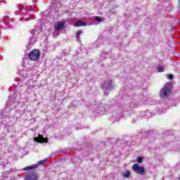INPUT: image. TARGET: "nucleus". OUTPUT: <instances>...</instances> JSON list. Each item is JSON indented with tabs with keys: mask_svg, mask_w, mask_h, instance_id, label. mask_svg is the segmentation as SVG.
<instances>
[{
	"mask_svg": "<svg viewBox=\"0 0 180 180\" xmlns=\"http://www.w3.org/2000/svg\"><path fill=\"white\" fill-rule=\"evenodd\" d=\"M107 108L108 105H106V104H91L90 106H89V109H90L91 112H95L96 113H103L106 112Z\"/></svg>",
	"mask_w": 180,
	"mask_h": 180,
	"instance_id": "1",
	"label": "nucleus"
},
{
	"mask_svg": "<svg viewBox=\"0 0 180 180\" xmlns=\"http://www.w3.org/2000/svg\"><path fill=\"white\" fill-rule=\"evenodd\" d=\"M172 89V86L170 82L166 84L164 87L160 90V98L162 99H167L169 95H171V89Z\"/></svg>",
	"mask_w": 180,
	"mask_h": 180,
	"instance_id": "2",
	"label": "nucleus"
},
{
	"mask_svg": "<svg viewBox=\"0 0 180 180\" xmlns=\"http://www.w3.org/2000/svg\"><path fill=\"white\" fill-rule=\"evenodd\" d=\"M65 26V21H59L54 24L53 37H57L60 34V30H63Z\"/></svg>",
	"mask_w": 180,
	"mask_h": 180,
	"instance_id": "3",
	"label": "nucleus"
},
{
	"mask_svg": "<svg viewBox=\"0 0 180 180\" xmlns=\"http://www.w3.org/2000/svg\"><path fill=\"white\" fill-rule=\"evenodd\" d=\"M101 88L105 95H108V92L113 89V84L112 83V80L110 79L105 80L102 84Z\"/></svg>",
	"mask_w": 180,
	"mask_h": 180,
	"instance_id": "4",
	"label": "nucleus"
},
{
	"mask_svg": "<svg viewBox=\"0 0 180 180\" xmlns=\"http://www.w3.org/2000/svg\"><path fill=\"white\" fill-rule=\"evenodd\" d=\"M28 58L31 60V61H37V60L40 58V51L37 49L32 50L28 54Z\"/></svg>",
	"mask_w": 180,
	"mask_h": 180,
	"instance_id": "5",
	"label": "nucleus"
},
{
	"mask_svg": "<svg viewBox=\"0 0 180 180\" xmlns=\"http://www.w3.org/2000/svg\"><path fill=\"white\" fill-rule=\"evenodd\" d=\"M132 169L134 171V172H136V174H139V175H144L146 173V169H144L143 167H140L139 164H134L132 166Z\"/></svg>",
	"mask_w": 180,
	"mask_h": 180,
	"instance_id": "6",
	"label": "nucleus"
},
{
	"mask_svg": "<svg viewBox=\"0 0 180 180\" xmlns=\"http://www.w3.org/2000/svg\"><path fill=\"white\" fill-rule=\"evenodd\" d=\"M34 141H37L38 143H47L49 139L47 138L43 137L41 135H39L38 137L34 138Z\"/></svg>",
	"mask_w": 180,
	"mask_h": 180,
	"instance_id": "7",
	"label": "nucleus"
},
{
	"mask_svg": "<svg viewBox=\"0 0 180 180\" xmlns=\"http://www.w3.org/2000/svg\"><path fill=\"white\" fill-rule=\"evenodd\" d=\"M15 113H18L16 112V110L11 109L10 110L8 114H4V116L6 117L7 119H9V117H15Z\"/></svg>",
	"mask_w": 180,
	"mask_h": 180,
	"instance_id": "8",
	"label": "nucleus"
},
{
	"mask_svg": "<svg viewBox=\"0 0 180 180\" xmlns=\"http://www.w3.org/2000/svg\"><path fill=\"white\" fill-rule=\"evenodd\" d=\"M37 179H38L37 175L34 174H28L25 177V180H37Z\"/></svg>",
	"mask_w": 180,
	"mask_h": 180,
	"instance_id": "9",
	"label": "nucleus"
},
{
	"mask_svg": "<svg viewBox=\"0 0 180 180\" xmlns=\"http://www.w3.org/2000/svg\"><path fill=\"white\" fill-rule=\"evenodd\" d=\"M8 98L9 101L7 102V106H9V105H12V103H15L16 101V98L15 97V96H8Z\"/></svg>",
	"mask_w": 180,
	"mask_h": 180,
	"instance_id": "10",
	"label": "nucleus"
},
{
	"mask_svg": "<svg viewBox=\"0 0 180 180\" xmlns=\"http://www.w3.org/2000/svg\"><path fill=\"white\" fill-rule=\"evenodd\" d=\"M37 167H39V165L27 166L23 168V171H30V169H34V168H37Z\"/></svg>",
	"mask_w": 180,
	"mask_h": 180,
	"instance_id": "11",
	"label": "nucleus"
},
{
	"mask_svg": "<svg viewBox=\"0 0 180 180\" xmlns=\"http://www.w3.org/2000/svg\"><path fill=\"white\" fill-rule=\"evenodd\" d=\"M94 20L97 22L96 25H98V23H102V22H105V18H101L99 16H95Z\"/></svg>",
	"mask_w": 180,
	"mask_h": 180,
	"instance_id": "12",
	"label": "nucleus"
},
{
	"mask_svg": "<svg viewBox=\"0 0 180 180\" xmlns=\"http://www.w3.org/2000/svg\"><path fill=\"white\" fill-rule=\"evenodd\" d=\"M75 26H77V27L86 26V22H83V21H82V20H79V21H77V22L75 24Z\"/></svg>",
	"mask_w": 180,
	"mask_h": 180,
	"instance_id": "13",
	"label": "nucleus"
},
{
	"mask_svg": "<svg viewBox=\"0 0 180 180\" xmlns=\"http://www.w3.org/2000/svg\"><path fill=\"white\" fill-rule=\"evenodd\" d=\"M22 19L24 20H27V21H29V20H33V19H34V16H30L29 15H25L24 17H22Z\"/></svg>",
	"mask_w": 180,
	"mask_h": 180,
	"instance_id": "14",
	"label": "nucleus"
},
{
	"mask_svg": "<svg viewBox=\"0 0 180 180\" xmlns=\"http://www.w3.org/2000/svg\"><path fill=\"white\" fill-rule=\"evenodd\" d=\"M36 41H37L36 37H32V38L30 39V44L31 46H33V44H34Z\"/></svg>",
	"mask_w": 180,
	"mask_h": 180,
	"instance_id": "15",
	"label": "nucleus"
},
{
	"mask_svg": "<svg viewBox=\"0 0 180 180\" xmlns=\"http://www.w3.org/2000/svg\"><path fill=\"white\" fill-rule=\"evenodd\" d=\"M47 162V159H44V160H40L38 162V165H44Z\"/></svg>",
	"mask_w": 180,
	"mask_h": 180,
	"instance_id": "16",
	"label": "nucleus"
},
{
	"mask_svg": "<svg viewBox=\"0 0 180 180\" xmlns=\"http://www.w3.org/2000/svg\"><path fill=\"white\" fill-rule=\"evenodd\" d=\"M165 68L164 66H158V72H164Z\"/></svg>",
	"mask_w": 180,
	"mask_h": 180,
	"instance_id": "17",
	"label": "nucleus"
},
{
	"mask_svg": "<svg viewBox=\"0 0 180 180\" xmlns=\"http://www.w3.org/2000/svg\"><path fill=\"white\" fill-rule=\"evenodd\" d=\"M124 178H129L130 176V172L127 171L125 173L123 174Z\"/></svg>",
	"mask_w": 180,
	"mask_h": 180,
	"instance_id": "18",
	"label": "nucleus"
},
{
	"mask_svg": "<svg viewBox=\"0 0 180 180\" xmlns=\"http://www.w3.org/2000/svg\"><path fill=\"white\" fill-rule=\"evenodd\" d=\"M80 34H82V31H78L76 34V37L77 40L79 41V36Z\"/></svg>",
	"mask_w": 180,
	"mask_h": 180,
	"instance_id": "19",
	"label": "nucleus"
},
{
	"mask_svg": "<svg viewBox=\"0 0 180 180\" xmlns=\"http://www.w3.org/2000/svg\"><path fill=\"white\" fill-rule=\"evenodd\" d=\"M31 34L33 36V37H34V34H36V29L32 30Z\"/></svg>",
	"mask_w": 180,
	"mask_h": 180,
	"instance_id": "20",
	"label": "nucleus"
},
{
	"mask_svg": "<svg viewBox=\"0 0 180 180\" xmlns=\"http://www.w3.org/2000/svg\"><path fill=\"white\" fill-rule=\"evenodd\" d=\"M167 78H168V79H172V78H174V75H167Z\"/></svg>",
	"mask_w": 180,
	"mask_h": 180,
	"instance_id": "21",
	"label": "nucleus"
},
{
	"mask_svg": "<svg viewBox=\"0 0 180 180\" xmlns=\"http://www.w3.org/2000/svg\"><path fill=\"white\" fill-rule=\"evenodd\" d=\"M136 161H137V162L141 163V162H143V158H138Z\"/></svg>",
	"mask_w": 180,
	"mask_h": 180,
	"instance_id": "22",
	"label": "nucleus"
},
{
	"mask_svg": "<svg viewBox=\"0 0 180 180\" xmlns=\"http://www.w3.org/2000/svg\"><path fill=\"white\" fill-rule=\"evenodd\" d=\"M18 9L19 11L23 10V6L19 5V6H18Z\"/></svg>",
	"mask_w": 180,
	"mask_h": 180,
	"instance_id": "23",
	"label": "nucleus"
},
{
	"mask_svg": "<svg viewBox=\"0 0 180 180\" xmlns=\"http://www.w3.org/2000/svg\"><path fill=\"white\" fill-rule=\"evenodd\" d=\"M75 103H78V102H77V101H73V102L72 103V105H74V104H75Z\"/></svg>",
	"mask_w": 180,
	"mask_h": 180,
	"instance_id": "24",
	"label": "nucleus"
},
{
	"mask_svg": "<svg viewBox=\"0 0 180 180\" xmlns=\"http://www.w3.org/2000/svg\"><path fill=\"white\" fill-rule=\"evenodd\" d=\"M30 8H31V11H32V12H33V7L30 6Z\"/></svg>",
	"mask_w": 180,
	"mask_h": 180,
	"instance_id": "25",
	"label": "nucleus"
},
{
	"mask_svg": "<svg viewBox=\"0 0 180 180\" xmlns=\"http://www.w3.org/2000/svg\"><path fill=\"white\" fill-rule=\"evenodd\" d=\"M146 115H150L151 114H150V112H146Z\"/></svg>",
	"mask_w": 180,
	"mask_h": 180,
	"instance_id": "26",
	"label": "nucleus"
},
{
	"mask_svg": "<svg viewBox=\"0 0 180 180\" xmlns=\"http://www.w3.org/2000/svg\"><path fill=\"white\" fill-rule=\"evenodd\" d=\"M5 126H9V124H4Z\"/></svg>",
	"mask_w": 180,
	"mask_h": 180,
	"instance_id": "27",
	"label": "nucleus"
},
{
	"mask_svg": "<svg viewBox=\"0 0 180 180\" xmlns=\"http://www.w3.org/2000/svg\"><path fill=\"white\" fill-rule=\"evenodd\" d=\"M162 113H165V111H164V112H162L161 115H162Z\"/></svg>",
	"mask_w": 180,
	"mask_h": 180,
	"instance_id": "28",
	"label": "nucleus"
}]
</instances>
